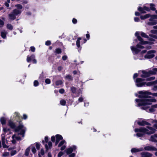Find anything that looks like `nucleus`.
Returning a JSON list of instances; mask_svg holds the SVG:
<instances>
[{
	"label": "nucleus",
	"instance_id": "62",
	"mask_svg": "<svg viewBox=\"0 0 157 157\" xmlns=\"http://www.w3.org/2000/svg\"><path fill=\"white\" fill-rule=\"evenodd\" d=\"M72 22L74 24H76L77 22V20L76 19L73 18L72 20Z\"/></svg>",
	"mask_w": 157,
	"mask_h": 157
},
{
	"label": "nucleus",
	"instance_id": "26",
	"mask_svg": "<svg viewBox=\"0 0 157 157\" xmlns=\"http://www.w3.org/2000/svg\"><path fill=\"white\" fill-rule=\"evenodd\" d=\"M140 35L143 37L146 38H149L148 36L145 33L143 32H140Z\"/></svg>",
	"mask_w": 157,
	"mask_h": 157
},
{
	"label": "nucleus",
	"instance_id": "44",
	"mask_svg": "<svg viewBox=\"0 0 157 157\" xmlns=\"http://www.w3.org/2000/svg\"><path fill=\"white\" fill-rule=\"evenodd\" d=\"M2 143V147L4 148H7L8 146L5 144V142H3Z\"/></svg>",
	"mask_w": 157,
	"mask_h": 157
},
{
	"label": "nucleus",
	"instance_id": "34",
	"mask_svg": "<svg viewBox=\"0 0 157 157\" xmlns=\"http://www.w3.org/2000/svg\"><path fill=\"white\" fill-rule=\"evenodd\" d=\"M7 27L8 29L12 30L13 29L12 25L10 24H8L7 25Z\"/></svg>",
	"mask_w": 157,
	"mask_h": 157
},
{
	"label": "nucleus",
	"instance_id": "40",
	"mask_svg": "<svg viewBox=\"0 0 157 157\" xmlns=\"http://www.w3.org/2000/svg\"><path fill=\"white\" fill-rule=\"evenodd\" d=\"M45 82L47 84H49L51 82V81L49 78H47L45 80Z\"/></svg>",
	"mask_w": 157,
	"mask_h": 157
},
{
	"label": "nucleus",
	"instance_id": "9",
	"mask_svg": "<svg viewBox=\"0 0 157 157\" xmlns=\"http://www.w3.org/2000/svg\"><path fill=\"white\" fill-rule=\"evenodd\" d=\"M156 52V51L154 50H150L148 51L144 56L145 58L151 59L154 57L155 56L154 53Z\"/></svg>",
	"mask_w": 157,
	"mask_h": 157
},
{
	"label": "nucleus",
	"instance_id": "21",
	"mask_svg": "<svg viewBox=\"0 0 157 157\" xmlns=\"http://www.w3.org/2000/svg\"><path fill=\"white\" fill-rule=\"evenodd\" d=\"M156 21H149L147 23V24L148 25H154L157 24Z\"/></svg>",
	"mask_w": 157,
	"mask_h": 157
},
{
	"label": "nucleus",
	"instance_id": "20",
	"mask_svg": "<svg viewBox=\"0 0 157 157\" xmlns=\"http://www.w3.org/2000/svg\"><path fill=\"white\" fill-rule=\"evenodd\" d=\"M9 125L11 128H14L15 127V124L11 121H10L9 122Z\"/></svg>",
	"mask_w": 157,
	"mask_h": 157
},
{
	"label": "nucleus",
	"instance_id": "16",
	"mask_svg": "<svg viewBox=\"0 0 157 157\" xmlns=\"http://www.w3.org/2000/svg\"><path fill=\"white\" fill-rule=\"evenodd\" d=\"M138 124L140 126H144L145 125H151V124L145 121H142L138 122Z\"/></svg>",
	"mask_w": 157,
	"mask_h": 157
},
{
	"label": "nucleus",
	"instance_id": "48",
	"mask_svg": "<svg viewBox=\"0 0 157 157\" xmlns=\"http://www.w3.org/2000/svg\"><path fill=\"white\" fill-rule=\"evenodd\" d=\"M30 48V50L31 51L33 52H35V48L33 46H32Z\"/></svg>",
	"mask_w": 157,
	"mask_h": 157
},
{
	"label": "nucleus",
	"instance_id": "14",
	"mask_svg": "<svg viewBox=\"0 0 157 157\" xmlns=\"http://www.w3.org/2000/svg\"><path fill=\"white\" fill-rule=\"evenodd\" d=\"M156 138H157V134H155L151 136L149 140L153 142L157 143V140L156 139Z\"/></svg>",
	"mask_w": 157,
	"mask_h": 157
},
{
	"label": "nucleus",
	"instance_id": "1",
	"mask_svg": "<svg viewBox=\"0 0 157 157\" xmlns=\"http://www.w3.org/2000/svg\"><path fill=\"white\" fill-rule=\"evenodd\" d=\"M144 99L142 100L136 99L135 100L136 104L138 106H142L141 107L142 109L147 110L148 109V107L146 106L147 105H150L151 104V102H156V100L155 99H148L147 98H144Z\"/></svg>",
	"mask_w": 157,
	"mask_h": 157
},
{
	"label": "nucleus",
	"instance_id": "41",
	"mask_svg": "<svg viewBox=\"0 0 157 157\" xmlns=\"http://www.w3.org/2000/svg\"><path fill=\"white\" fill-rule=\"evenodd\" d=\"M71 89L72 92L73 93H75L76 92V88H75V87H71Z\"/></svg>",
	"mask_w": 157,
	"mask_h": 157
},
{
	"label": "nucleus",
	"instance_id": "38",
	"mask_svg": "<svg viewBox=\"0 0 157 157\" xmlns=\"http://www.w3.org/2000/svg\"><path fill=\"white\" fill-rule=\"evenodd\" d=\"M145 84H146L147 86H150L153 85L152 82H149L147 83L146 82Z\"/></svg>",
	"mask_w": 157,
	"mask_h": 157
},
{
	"label": "nucleus",
	"instance_id": "4",
	"mask_svg": "<svg viewBox=\"0 0 157 157\" xmlns=\"http://www.w3.org/2000/svg\"><path fill=\"white\" fill-rule=\"evenodd\" d=\"M21 11L17 9H15L8 15L9 18L11 20H13L16 18V16L20 14Z\"/></svg>",
	"mask_w": 157,
	"mask_h": 157
},
{
	"label": "nucleus",
	"instance_id": "37",
	"mask_svg": "<svg viewBox=\"0 0 157 157\" xmlns=\"http://www.w3.org/2000/svg\"><path fill=\"white\" fill-rule=\"evenodd\" d=\"M31 150L33 154L35 153L36 152V150L34 146H32L31 147Z\"/></svg>",
	"mask_w": 157,
	"mask_h": 157
},
{
	"label": "nucleus",
	"instance_id": "47",
	"mask_svg": "<svg viewBox=\"0 0 157 157\" xmlns=\"http://www.w3.org/2000/svg\"><path fill=\"white\" fill-rule=\"evenodd\" d=\"M36 146L37 149H39L40 148V144L38 143H36Z\"/></svg>",
	"mask_w": 157,
	"mask_h": 157
},
{
	"label": "nucleus",
	"instance_id": "24",
	"mask_svg": "<svg viewBox=\"0 0 157 157\" xmlns=\"http://www.w3.org/2000/svg\"><path fill=\"white\" fill-rule=\"evenodd\" d=\"M63 82L61 80H59L56 81V84L57 86L61 85L63 84Z\"/></svg>",
	"mask_w": 157,
	"mask_h": 157
},
{
	"label": "nucleus",
	"instance_id": "12",
	"mask_svg": "<svg viewBox=\"0 0 157 157\" xmlns=\"http://www.w3.org/2000/svg\"><path fill=\"white\" fill-rule=\"evenodd\" d=\"M147 151H157V148L152 146H147L144 147V150Z\"/></svg>",
	"mask_w": 157,
	"mask_h": 157
},
{
	"label": "nucleus",
	"instance_id": "33",
	"mask_svg": "<svg viewBox=\"0 0 157 157\" xmlns=\"http://www.w3.org/2000/svg\"><path fill=\"white\" fill-rule=\"evenodd\" d=\"M60 103L61 105H65L66 103V101L65 100L62 99L60 101Z\"/></svg>",
	"mask_w": 157,
	"mask_h": 157
},
{
	"label": "nucleus",
	"instance_id": "3",
	"mask_svg": "<svg viewBox=\"0 0 157 157\" xmlns=\"http://www.w3.org/2000/svg\"><path fill=\"white\" fill-rule=\"evenodd\" d=\"M140 95L138 97L141 98H148L150 96L149 95H151L154 97H157V92L151 93L146 91H140L139 92Z\"/></svg>",
	"mask_w": 157,
	"mask_h": 157
},
{
	"label": "nucleus",
	"instance_id": "64",
	"mask_svg": "<svg viewBox=\"0 0 157 157\" xmlns=\"http://www.w3.org/2000/svg\"><path fill=\"white\" fill-rule=\"evenodd\" d=\"M151 16L154 19H157V15H153Z\"/></svg>",
	"mask_w": 157,
	"mask_h": 157
},
{
	"label": "nucleus",
	"instance_id": "29",
	"mask_svg": "<svg viewBox=\"0 0 157 157\" xmlns=\"http://www.w3.org/2000/svg\"><path fill=\"white\" fill-rule=\"evenodd\" d=\"M15 6L17 7L18 10H21L22 8V6L20 4H17L15 5Z\"/></svg>",
	"mask_w": 157,
	"mask_h": 157
},
{
	"label": "nucleus",
	"instance_id": "22",
	"mask_svg": "<svg viewBox=\"0 0 157 157\" xmlns=\"http://www.w3.org/2000/svg\"><path fill=\"white\" fill-rule=\"evenodd\" d=\"M81 40V38L79 37L78 38V39L76 41V44L78 48H79L80 47V40Z\"/></svg>",
	"mask_w": 157,
	"mask_h": 157
},
{
	"label": "nucleus",
	"instance_id": "56",
	"mask_svg": "<svg viewBox=\"0 0 157 157\" xmlns=\"http://www.w3.org/2000/svg\"><path fill=\"white\" fill-rule=\"evenodd\" d=\"M134 20L135 21L137 22L139 21L140 20L138 17H136L134 18Z\"/></svg>",
	"mask_w": 157,
	"mask_h": 157
},
{
	"label": "nucleus",
	"instance_id": "35",
	"mask_svg": "<svg viewBox=\"0 0 157 157\" xmlns=\"http://www.w3.org/2000/svg\"><path fill=\"white\" fill-rule=\"evenodd\" d=\"M55 52L57 54H60L61 52V50L60 48H56L55 50Z\"/></svg>",
	"mask_w": 157,
	"mask_h": 157
},
{
	"label": "nucleus",
	"instance_id": "2",
	"mask_svg": "<svg viewBox=\"0 0 157 157\" xmlns=\"http://www.w3.org/2000/svg\"><path fill=\"white\" fill-rule=\"evenodd\" d=\"M147 128H141L135 129V132H137L136 135L138 137H141L144 134L150 135L156 132V130L152 127L147 126Z\"/></svg>",
	"mask_w": 157,
	"mask_h": 157
},
{
	"label": "nucleus",
	"instance_id": "55",
	"mask_svg": "<svg viewBox=\"0 0 157 157\" xmlns=\"http://www.w3.org/2000/svg\"><path fill=\"white\" fill-rule=\"evenodd\" d=\"M75 154L74 153H73L71 154H70L69 155V157H74L75 156Z\"/></svg>",
	"mask_w": 157,
	"mask_h": 157
},
{
	"label": "nucleus",
	"instance_id": "6",
	"mask_svg": "<svg viewBox=\"0 0 157 157\" xmlns=\"http://www.w3.org/2000/svg\"><path fill=\"white\" fill-rule=\"evenodd\" d=\"M25 130L26 128L24 127L23 125L21 124L15 129V131L16 132H20L19 133V134L22 135L23 137L24 136L23 135L25 133Z\"/></svg>",
	"mask_w": 157,
	"mask_h": 157
},
{
	"label": "nucleus",
	"instance_id": "27",
	"mask_svg": "<svg viewBox=\"0 0 157 157\" xmlns=\"http://www.w3.org/2000/svg\"><path fill=\"white\" fill-rule=\"evenodd\" d=\"M138 10L140 11L141 13H146L145 11L144 8L141 7H139L138 8Z\"/></svg>",
	"mask_w": 157,
	"mask_h": 157
},
{
	"label": "nucleus",
	"instance_id": "60",
	"mask_svg": "<svg viewBox=\"0 0 157 157\" xmlns=\"http://www.w3.org/2000/svg\"><path fill=\"white\" fill-rule=\"evenodd\" d=\"M83 98L82 97H80L78 98V101H79V102H81L83 101Z\"/></svg>",
	"mask_w": 157,
	"mask_h": 157
},
{
	"label": "nucleus",
	"instance_id": "19",
	"mask_svg": "<svg viewBox=\"0 0 157 157\" xmlns=\"http://www.w3.org/2000/svg\"><path fill=\"white\" fill-rule=\"evenodd\" d=\"M30 147H29L25 150V156H28L29 155L30 151Z\"/></svg>",
	"mask_w": 157,
	"mask_h": 157
},
{
	"label": "nucleus",
	"instance_id": "46",
	"mask_svg": "<svg viewBox=\"0 0 157 157\" xmlns=\"http://www.w3.org/2000/svg\"><path fill=\"white\" fill-rule=\"evenodd\" d=\"M149 36L155 39H157V36L155 35H153L152 34H150L149 35Z\"/></svg>",
	"mask_w": 157,
	"mask_h": 157
},
{
	"label": "nucleus",
	"instance_id": "43",
	"mask_svg": "<svg viewBox=\"0 0 157 157\" xmlns=\"http://www.w3.org/2000/svg\"><path fill=\"white\" fill-rule=\"evenodd\" d=\"M38 82L36 80H35L34 82V86H38Z\"/></svg>",
	"mask_w": 157,
	"mask_h": 157
},
{
	"label": "nucleus",
	"instance_id": "54",
	"mask_svg": "<svg viewBox=\"0 0 157 157\" xmlns=\"http://www.w3.org/2000/svg\"><path fill=\"white\" fill-rule=\"evenodd\" d=\"M59 92L61 94H63L64 92V90L63 89H61L59 90Z\"/></svg>",
	"mask_w": 157,
	"mask_h": 157
},
{
	"label": "nucleus",
	"instance_id": "57",
	"mask_svg": "<svg viewBox=\"0 0 157 157\" xmlns=\"http://www.w3.org/2000/svg\"><path fill=\"white\" fill-rule=\"evenodd\" d=\"M143 8H144V10H145L148 11H150V9L148 7L146 6H144L143 7Z\"/></svg>",
	"mask_w": 157,
	"mask_h": 157
},
{
	"label": "nucleus",
	"instance_id": "45",
	"mask_svg": "<svg viewBox=\"0 0 157 157\" xmlns=\"http://www.w3.org/2000/svg\"><path fill=\"white\" fill-rule=\"evenodd\" d=\"M40 155H43L44 154V150L43 149H41L40 150Z\"/></svg>",
	"mask_w": 157,
	"mask_h": 157
},
{
	"label": "nucleus",
	"instance_id": "49",
	"mask_svg": "<svg viewBox=\"0 0 157 157\" xmlns=\"http://www.w3.org/2000/svg\"><path fill=\"white\" fill-rule=\"evenodd\" d=\"M63 155V153L62 151H60L59 152L58 155V157H61Z\"/></svg>",
	"mask_w": 157,
	"mask_h": 157
},
{
	"label": "nucleus",
	"instance_id": "13",
	"mask_svg": "<svg viewBox=\"0 0 157 157\" xmlns=\"http://www.w3.org/2000/svg\"><path fill=\"white\" fill-rule=\"evenodd\" d=\"M76 149V147L75 146H73L72 147L68 148L65 150V151L67 155H69L71 154L74 150H75Z\"/></svg>",
	"mask_w": 157,
	"mask_h": 157
},
{
	"label": "nucleus",
	"instance_id": "61",
	"mask_svg": "<svg viewBox=\"0 0 157 157\" xmlns=\"http://www.w3.org/2000/svg\"><path fill=\"white\" fill-rule=\"evenodd\" d=\"M150 17L151 18L149 19V21H156L154 20V19H153L152 17L151 16Z\"/></svg>",
	"mask_w": 157,
	"mask_h": 157
},
{
	"label": "nucleus",
	"instance_id": "15",
	"mask_svg": "<svg viewBox=\"0 0 157 157\" xmlns=\"http://www.w3.org/2000/svg\"><path fill=\"white\" fill-rule=\"evenodd\" d=\"M56 140L55 143V145H57L59 141L60 140H62L63 138L61 135L58 134L56 135Z\"/></svg>",
	"mask_w": 157,
	"mask_h": 157
},
{
	"label": "nucleus",
	"instance_id": "17",
	"mask_svg": "<svg viewBox=\"0 0 157 157\" xmlns=\"http://www.w3.org/2000/svg\"><path fill=\"white\" fill-rule=\"evenodd\" d=\"M144 149L143 148L140 147L139 148H133L131 149V151L132 153L137 152H138L143 151Z\"/></svg>",
	"mask_w": 157,
	"mask_h": 157
},
{
	"label": "nucleus",
	"instance_id": "51",
	"mask_svg": "<svg viewBox=\"0 0 157 157\" xmlns=\"http://www.w3.org/2000/svg\"><path fill=\"white\" fill-rule=\"evenodd\" d=\"M151 15L149 14H147L144 15V17L145 19L148 18L150 17Z\"/></svg>",
	"mask_w": 157,
	"mask_h": 157
},
{
	"label": "nucleus",
	"instance_id": "25",
	"mask_svg": "<svg viewBox=\"0 0 157 157\" xmlns=\"http://www.w3.org/2000/svg\"><path fill=\"white\" fill-rule=\"evenodd\" d=\"M0 121L2 124L3 125L5 124L6 123V120L4 117H2L0 119Z\"/></svg>",
	"mask_w": 157,
	"mask_h": 157
},
{
	"label": "nucleus",
	"instance_id": "10",
	"mask_svg": "<svg viewBox=\"0 0 157 157\" xmlns=\"http://www.w3.org/2000/svg\"><path fill=\"white\" fill-rule=\"evenodd\" d=\"M142 74L141 76L142 78H146L150 76V74H155V72L152 71H150L149 72H146L144 71H142Z\"/></svg>",
	"mask_w": 157,
	"mask_h": 157
},
{
	"label": "nucleus",
	"instance_id": "50",
	"mask_svg": "<svg viewBox=\"0 0 157 157\" xmlns=\"http://www.w3.org/2000/svg\"><path fill=\"white\" fill-rule=\"evenodd\" d=\"M152 107L149 109L148 110L149 112H154L155 111V109H154Z\"/></svg>",
	"mask_w": 157,
	"mask_h": 157
},
{
	"label": "nucleus",
	"instance_id": "39",
	"mask_svg": "<svg viewBox=\"0 0 157 157\" xmlns=\"http://www.w3.org/2000/svg\"><path fill=\"white\" fill-rule=\"evenodd\" d=\"M2 137V143L5 142V136L4 135H2L1 136Z\"/></svg>",
	"mask_w": 157,
	"mask_h": 157
},
{
	"label": "nucleus",
	"instance_id": "5",
	"mask_svg": "<svg viewBox=\"0 0 157 157\" xmlns=\"http://www.w3.org/2000/svg\"><path fill=\"white\" fill-rule=\"evenodd\" d=\"M144 48V47L140 44H137L136 47L133 46L131 47V49L134 54H138L140 51V50L139 49H143Z\"/></svg>",
	"mask_w": 157,
	"mask_h": 157
},
{
	"label": "nucleus",
	"instance_id": "42",
	"mask_svg": "<svg viewBox=\"0 0 157 157\" xmlns=\"http://www.w3.org/2000/svg\"><path fill=\"white\" fill-rule=\"evenodd\" d=\"M151 32L153 34H157V30H152L151 31Z\"/></svg>",
	"mask_w": 157,
	"mask_h": 157
},
{
	"label": "nucleus",
	"instance_id": "23",
	"mask_svg": "<svg viewBox=\"0 0 157 157\" xmlns=\"http://www.w3.org/2000/svg\"><path fill=\"white\" fill-rule=\"evenodd\" d=\"M13 139H15L17 140H21V138L19 136H16L15 134L13 135L12 136Z\"/></svg>",
	"mask_w": 157,
	"mask_h": 157
},
{
	"label": "nucleus",
	"instance_id": "52",
	"mask_svg": "<svg viewBox=\"0 0 157 157\" xmlns=\"http://www.w3.org/2000/svg\"><path fill=\"white\" fill-rule=\"evenodd\" d=\"M155 77H152L150 78H149L147 79V81H151L152 80L155 79Z\"/></svg>",
	"mask_w": 157,
	"mask_h": 157
},
{
	"label": "nucleus",
	"instance_id": "31",
	"mask_svg": "<svg viewBox=\"0 0 157 157\" xmlns=\"http://www.w3.org/2000/svg\"><path fill=\"white\" fill-rule=\"evenodd\" d=\"M17 153V151L16 150H12L10 152V155L13 156L15 155Z\"/></svg>",
	"mask_w": 157,
	"mask_h": 157
},
{
	"label": "nucleus",
	"instance_id": "59",
	"mask_svg": "<svg viewBox=\"0 0 157 157\" xmlns=\"http://www.w3.org/2000/svg\"><path fill=\"white\" fill-rule=\"evenodd\" d=\"M152 90L154 91H156L157 90V86H153V88L152 89Z\"/></svg>",
	"mask_w": 157,
	"mask_h": 157
},
{
	"label": "nucleus",
	"instance_id": "53",
	"mask_svg": "<svg viewBox=\"0 0 157 157\" xmlns=\"http://www.w3.org/2000/svg\"><path fill=\"white\" fill-rule=\"evenodd\" d=\"M51 44V42L49 40H48L45 42V44L47 46Z\"/></svg>",
	"mask_w": 157,
	"mask_h": 157
},
{
	"label": "nucleus",
	"instance_id": "28",
	"mask_svg": "<svg viewBox=\"0 0 157 157\" xmlns=\"http://www.w3.org/2000/svg\"><path fill=\"white\" fill-rule=\"evenodd\" d=\"M65 78L69 81H72L73 80L72 76L69 75L66 76Z\"/></svg>",
	"mask_w": 157,
	"mask_h": 157
},
{
	"label": "nucleus",
	"instance_id": "11",
	"mask_svg": "<svg viewBox=\"0 0 157 157\" xmlns=\"http://www.w3.org/2000/svg\"><path fill=\"white\" fill-rule=\"evenodd\" d=\"M35 58V56L33 54L30 57L28 56L27 57V61L28 62H29L32 60L33 63L36 64L37 63V61Z\"/></svg>",
	"mask_w": 157,
	"mask_h": 157
},
{
	"label": "nucleus",
	"instance_id": "36",
	"mask_svg": "<svg viewBox=\"0 0 157 157\" xmlns=\"http://www.w3.org/2000/svg\"><path fill=\"white\" fill-rule=\"evenodd\" d=\"M65 141L64 140H62L59 144L58 145V147H60V146H62L65 143Z\"/></svg>",
	"mask_w": 157,
	"mask_h": 157
},
{
	"label": "nucleus",
	"instance_id": "18",
	"mask_svg": "<svg viewBox=\"0 0 157 157\" xmlns=\"http://www.w3.org/2000/svg\"><path fill=\"white\" fill-rule=\"evenodd\" d=\"M7 34V32L4 30H3L2 31L1 33V36L3 38L5 39L6 37V35Z\"/></svg>",
	"mask_w": 157,
	"mask_h": 157
},
{
	"label": "nucleus",
	"instance_id": "8",
	"mask_svg": "<svg viewBox=\"0 0 157 157\" xmlns=\"http://www.w3.org/2000/svg\"><path fill=\"white\" fill-rule=\"evenodd\" d=\"M144 79L141 78H136L135 81L136 86L138 87H141L145 85L146 82H143Z\"/></svg>",
	"mask_w": 157,
	"mask_h": 157
},
{
	"label": "nucleus",
	"instance_id": "63",
	"mask_svg": "<svg viewBox=\"0 0 157 157\" xmlns=\"http://www.w3.org/2000/svg\"><path fill=\"white\" fill-rule=\"evenodd\" d=\"M51 140L52 142H54L55 140V138L54 136H52L51 138Z\"/></svg>",
	"mask_w": 157,
	"mask_h": 157
},
{
	"label": "nucleus",
	"instance_id": "30",
	"mask_svg": "<svg viewBox=\"0 0 157 157\" xmlns=\"http://www.w3.org/2000/svg\"><path fill=\"white\" fill-rule=\"evenodd\" d=\"M150 9L152 10H155V5L154 4H150Z\"/></svg>",
	"mask_w": 157,
	"mask_h": 157
},
{
	"label": "nucleus",
	"instance_id": "58",
	"mask_svg": "<svg viewBox=\"0 0 157 157\" xmlns=\"http://www.w3.org/2000/svg\"><path fill=\"white\" fill-rule=\"evenodd\" d=\"M67 56H63L62 57V59L63 60H66L67 59Z\"/></svg>",
	"mask_w": 157,
	"mask_h": 157
},
{
	"label": "nucleus",
	"instance_id": "7",
	"mask_svg": "<svg viewBox=\"0 0 157 157\" xmlns=\"http://www.w3.org/2000/svg\"><path fill=\"white\" fill-rule=\"evenodd\" d=\"M135 36L137 37L138 40L140 41V44H153V43L151 42H147V41H144L143 39L141 37L139 36V33L138 32H136L135 33Z\"/></svg>",
	"mask_w": 157,
	"mask_h": 157
},
{
	"label": "nucleus",
	"instance_id": "32",
	"mask_svg": "<svg viewBox=\"0 0 157 157\" xmlns=\"http://www.w3.org/2000/svg\"><path fill=\"white\" fill-rule=\"evenodd\" d=\"M10 153L9 152H5L3 153L2 156L3 157H7L9 156Z\"/></svg>",
	"mask_w": 157,
	"mask_h": 157
}]
</instances>
